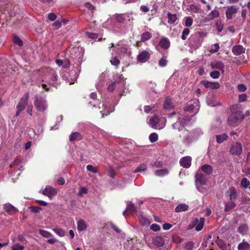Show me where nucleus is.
<instances>
[{"instance_id":"nucleus-40","label":"nucleus","mask_w":250,"mask_h":250,"mask_svg":"<svg viewBox=\"0 0 250 250\" xmlns=\"http://www.w3.org/2000/svg\"><path fill=\"white\" fill-rule=\"evenodd\" d=\"M39 233L42 237H45V238H49V237H51L53 236L52 234L50 232H49L46 230H45L40 229Z\"/></svg>"},{"instance_id":"nucleus-60","label":"nucleus","mask_w":250,"mask_h":250,"mask_svg":"<svg viewBox=\"0 0 250 250\" xmlns=\"http://www.w3.org/2000/svg\"><path fill=\"white\" fill-rule=\"evenodd\" d=\"M210 76L213 79H217L220 76V73L217 71H213L210 73Z\"/></svg>"},{"instance_id":"nucleus-22","label":"nucleus","mask_w":250,"mask_h":250,"mask_svg":"<svg viewBox=\"0 0 250 250\" xmlns=\"http://www.w3.org/2000/svg\"><path fill=\"white\" fill-rule=\"evenodd\" d=\"M238 250H250V244L243 239L238 245Z\"/></svg>"},{"instance_id":"nucleus-26","label":"nucleus","mask_w":250,"mask_h":250,"mask_svg":"<svg viewBox=\"0 0 250 250\" xmlns=\"http://www.w3.org/2000/svg\"><path fill=\"white\" fill-rule=\"evenodd\" d=\"M168 23L169 24H174L177 20V16L175 14H171L170 12L167 13Z\"/></svg>"},{"instance_id":"nucleus-24","label":"nucleus","mask_w":250,"mask_h":250,"mask_svg":"<svg viewBox=\"0 0 250 250\" xmlns=\"http://www.w3.org/2000/svg\"><path fill=\"white\" fill-rule=\"evenodd\" d=\"M153 244L157 247L162 246L164 243V241L162 237L156 236L152 240Z\"/></svg>"},{"instance_id":"nucleus-16","label":"nucleus","mask_w":250,"mask_h":250,"mask_svg":"<svg viewBox=\"0 0 250 250\" xmlns=\"http://www.w3.org/2000/svg\"><path fill=\"white\" fill-rule=\"evenodd\" d=\"M170 45V42L169 39L166 37L162 38L159 42V45L164 50L168 49Z\"/></svg>"},{"instance_id":"nucleus-56","label":"nucleus","mask_w":250,"mask_h":250,"mask_svg":"<svg viewBox=\"0 0 250 250\" xmlns=\"http://www.w3.org/2000/svg\"><path fill=\"white\" fill-rule=\"evenodd\" d=\"M30 209L31 212L34 213L39 212L41 210L42 208L39 207L31 206L30 207Z\"/></svg>"},{"instance_id":"nucleus-58","label":"nucleus","mask_w":250,"mask_h":250,"mask_svg":"<svg viewBox=\"0 0 250 250\" xmlns=\"http://www.w3.org/2000/svg\"><path fill=\"white\" fill-rule=\"evenodd\" d=\"M62 21H57L53 23V26L54 29H58L62 26Z\"/></svg>"},{"instance_id":"nucleus-55","label":"nucleus","mask_w":250,"mask_h":250,"mask_svg":"<svg viewBox=\"0 0 250 250\" xmlns=\"http://www.w3.org/2000/svg\"><path fill=\"white\" fill-rule=\"evenodd\" d=\"M150 229L154 231H158L160 230L161 227L157 224H153L150 226Z\"/></svg>"},{"instance_id":"nucleus-23","label":"nucleus","mask_w":250,"mask_h":250,"mask_svg":"<svg viewBox=\"0 0 250 250\" xmlns=\"http://www.w3.org/2000/svg\"><path fill=\"white\" fill-rule=\"evenodd\" d=\"M249 227L246 224H241L237 229L238 232L242 235H244L248 231Z\"/></svg>"},{"instance_id":"nucleus-4","label":"nucleus","mask_w":250,"mask_h":250,"mask_svg":"<svg viewBox=\"0 0 250 250\" xmlns=\"http://www.w3.org/2000/svg\"><path fill=\"white\" fill-rule=\"evenodd\" d=\"M245 116L241 111H236L232 112L228 118V123L229 125L234 126L237 123L242 121Z\"/></svg>"},{"instance_id":"nucleus-48","label":"nucleus","mask_w":250,"mask_h":250,"mask_svg":"<svg viewBox=\"0 0 250 250\" xmlns=\"http://www.w3.org/2000/svg\"><path fill=\"white\" fill-rule=\"evenodd\" d=\"M189 33H190V30L188 28H185L182 32V36H181L182 40H186L187 38V35H188L189 34Z\"/></svg>"},{"instance_id":"nucleus-7","label":"nucleus","mask_w":250,"mask_h":250,"mask_svg":"<svg viewBox=\"0 0 250 250\" xmlns=\"http://www.w3.org/2000/svg\"><path fill=\"white\" fill-rule=\"evenodd\" d=\"M242 152V146L239 143H233L230 149V152L232 155H239Z\"/></svg>"},{"instance_id":"nucleus-42","label":"nucleus","mask_w":250,"mask_h":250,"mask_svg":"<svg viewBox=\"0 0 250 250\" xmlns=\"http://www.w3.org/2000/svg\"><path fill=\"white\" fill-rule=\"evenodd\" d=\"M149 139L150 142L155 143L158 140V135L156 133H152L150 134Z\"/></svg>"},{"instance_id":"nucleus-50","label":"nucleus","mask_w":250,"mask_h":250,"mask_svg":"<svg viewBox=\"0 0 250 250\" xmlns=\"http://www.w3.org/2000/svg\"><path fill=\"white\" fill-rule=\"evenodd\" d=\"M213 46L214 48L212 47V48L210 50V52L211 53H214L218 52L220 49V46L218 43H216L214 44Z\"/></svg>"},{"instance_id":"nucleus-33","label":"nucleus","mask_w":250,"mask_h":250,"mask_svg":"<svg viewBox=\"0 0 250 250\" xmlns=\"http://www.w3.org/2000/svg\"><path fill=\"white\" fill-rule=\"evenodd\" d=\"M216 142L218 144H221L223 143L224 141L227 140V139L228 138V136L226 134L224 133L221 135H216Z\"/></svg>"},{"instance_id":"nucleus-19","label":"nucleus","mask_w":250,"mask_h":250,"mask_svg":"<svg viewBox=\"0 0 250 250\" xmlns=\"http://www.w3.org/2000/svg\"><path fill=\"white\" fill-rule=\"evenodd\" d=\"M230 201H234L237 198V193L236 188L234 187H231L227 191Z\"/></svg>"},{"instance_id":"nucleus-8","label":"nucleus","mask_w":250,"mask_h":250,"mask_svg":"<svg viewBox=\"0 0 250 250\" xmlns=\"http://www.w3.org/2000/svg\"><path fill=\"white\" fill-rule=\"evenodd\" d=\"M150 55L148 51L143 50L137 55V59L139 62L144 63L150 59Z\"/></svg>"},{"instance_id":"nucleus-49","label":"nucleus","mask_w":250,"mask_h":250,"mask_svg":"<svg viewBox=\"0 0 250 250\" xmlns=\"http://www.w3.org/2000/svg\"><path fill=\"white\" fill-rule=\"evenodd\" d=\"M13 41L14 42L19 46L23 45L22 41L18 36H15Z\"/></svg>"},{"instance_id":"nucleus-20","label":"nucleus","mask_w":250,"mask_h":250,"mask_svg":"<svg viewBox=\"0 0 250 250\" xmlns=\"http://www.w3.org/2000/svg\"><path fill=\"white\" fill-rule=\"evenodd\" d=\"M82 138V135L78 132H73L69 136V140L72 142L80 141Z\"/></svg>"},{"instance_id":"nucleus-31","label":"nucleus","mask_w":250,"mask_h":250,"mask_svg":"<svg viewBox=\"0 0 250 250\" xmlns=\"http://www.w3.org/2000/svg\"><path fill=\"white\" fill-rule=\"evenodd\" d=\"M211 65L213 68L218 69L222 70L223 72L224 71L225 65L221 62H216L211 63Z\"/></svg>"},{"instance_id":"nucleus-18","label":"nucleus","mask_w":250,"mask_h":250,"mask_svg":"<svg viewBox=\"0 0 250 250\" xmlns=\"http://www.w3.org/2000/svg\"><path fill=\"white\" fill-rule=\"evenodd\" d=\"M3 208L9 214H15L18 211L17 208L9 203L4 204Z\"/></svg>"},{"instance_id":"nucleus-61","label":"nucleus","mask_w":250,"mask_h":250,"mask_svg":"<svg viewBox=\"0 0 250 250\" xmlns=\"http://www.w3.org/2000/svg\"><path fill=\"white\" fill-rule=\"evenodd\" d=\"M47 18L49 20L54 21L57 19V16L55 13H50L48 14Z\"/></svg>"},{"instance_id":"nucleus-43","label":"nucleus","mask_w":250,"mask_h":250,"mask_svg":"<svg viewBox=\"0 0 250 250\" xmlns=\"http://www.w3.org/2000/svg\"><path fill=\"white\" fill-rule=\"evenodd\" d=\"M110 62L112 65L116 67V68H117L120 63V61L117 57H115L110 60Z\"/></svg>"},{"instance_id":"nucleus-37","label":"nucleus","mask_w":250,"mask_h":250,"mask_svg":"<svg viewBox=\"0 0 250 250\" xmlns=\"http://www.w3.org/2000/svg\"><path fill=\"white\" fill-rule=\"evenodd\" d=\"M168 173V170L166 169H161L156 170L155 172V174L157 176H163Z\"/></svg>"},{"instance_id":"nucleus-38","label":"nucleus","mask_w":250,"mask_h":250,"mask_svg":"<svg viewBox=\"0 0 250 250\" xmlns=\"http://www.w3.org/2000/svg\"><path fill=\"white\" fill-rule=\"evenodd\" d=\"M241 186L244 188H250V181L246 178H243L241 182Z\"/></svg>"},{"instance_id":"nucleus-35","label":"nucleus","mask_w":250,"mask_h":250,"mask_svg":"<svg viewBox=\"0 0 250 250\" xmlns=\"http://www.w3.org/2000/svg\"><path fill=\"white\" fill-rule=\"evenodd\" d=\"M124 79V78L122 74L119 75L118 74H117L116 75L113 76L114 82L113 83H115V84L123 82Z\"/></svg>"},{"instance_id":"nucleus-41","label":"nucleus","mask_w":250,"mask_h":250,"mask_svg":"<svg viewBox=\"0 0 250 250\" xmlns=\"http://www.w3.org/2000/svg\"><path fill=\"white\" fill-rule=\"evenodd\" d=\"M139 219L141 223L144 225L148 226L150 224V221L143 215H140Z\"/></svg>"},{"instance_id":"nucleus-36","label":"nucleus","mask_w":250,"mask_h":250,"mask_svg":"<svg viewBox=\"0 0 250 250\" xmlns=\"http://www.w3.org/2000/svg\"><path fill=\"white\" fill-rule=\"evenodd\" d=\"M146 169H147L146 165L145 164L143 163V164H140L137 167V168L134 170V173L141 172L145 171Z\"/></svg>"},{"instance_id":"nucleus-51","label":"nucleus","mask_w":250,"mask_h":250,"mask_svg":"<svg viewBox=\"0 0 250 250\" xmlns=\"http://www.w3.org/2000/svg\"><path fill=\"white\" fill-rule=\"evenodd\" d=\"M215 26L218 32H221L222 31L223 29V25L222 24L221 21H217L216 22Z\"/></svg>"},{"instance_id":"nucleus-17","label":"nucleus","mask_w":250,"mask_h":250,"mask_svg":"<svg viewBox=\"0 0 250 250\" xmlns=\"http://www.w3.org/2000/svg\"><path fill=\"white\" fill-rule=\"evenodd\" d=\"M42 193L50 198L51 196L55 195L57 194V190L55 188L52 187H46L43 190Z\"/></svg>"},{"instance_id":"nucleus-64","label":"nucleus","mask_w":250,"mask_h":250,"mask_svg":"<svg viewBox=\"0 0 250 250\" xmlns=\"http://www.w3.org/2000/svg\"><path fill=\"white\" fill-rule=\"evenodd\" d=\"M84 6L88 10H91L92 12L95 10V7L89 2H86L84 3Z\"/></svg>"},{"instance_id":"nucleus-47","label":"nucleus","mask_w":250,"mask_h":250,"mask_svg":"<svg viewBox=\"0 0 250 250\" xmlns=\"http://www.w3.org/2000/svg\"><path fill=\"white\" fill-rule=\"evenodd\" d=\"M86 169L87 171L91 172L93 173H97L98 172L97 168L91 165L86 166Z\"/></svg>"},{"instance_id":"nucleus-5","label":"nucleus","mask_w":250,"mask_h":250,"mask_svg":"<svg viewBox=\"0 0 250 250\" xmlns=\"http://www.w3.org/2000/svg\"><path fill=\"white\" fill-rule=\"evenodd\" d=\"M199 109L198 101H189L187 103L186 106L184 108L185 112H190L188 114L187 113V115L189 116H193L198 112Z\"/></svg>"},{"instance_id":"nucleus-53","label":"nucleus","mask_w":250,"mask_h":250,"mask_svg":"<svg viewBox=\"0 0 250 250\" xmlns=\"http://www.w3.org/2000/svg\"><path fill=\"white\" fill-rule=\"evenodd\" d=\"M103 105L104 108V110L101 111L100 112L101 113L102 116L104 117V116H107L109 115L110 113L112 112V111L105 109V107H107V105L104 104Z\"/></svg>"},{"instance_id":"nucleus-6","label":"nucleus","mask_w":250,"mask_h":250,"mask_svg":"<svg viewBox=\"0 0 250 250\" xmlns=\"http://www.w3.org/2000/svg\"><path fill=\"white\" fill-rule=\"evenodd\" d=\"M176 122L172 125V127L174 129L181 131L183 130L185 126L188 124L190 119L188 116L182 118L179 116Z\"/></svg>"},{"instance_id":"nucleus-13","label":"nucleus","mask_w":250,"mask_h":250,"mask_svg":"<svg viewBox=\"0 0 250 250\" xmlns=\"http://www.w3.org/2000/svg\"><path fill=\"white\" fill-rule=\"evenodd\" d=\"M191 158L189 156H186L182 158L180 161L181 166L184 168H189L191 166Z\"/></svg>"},{"instance_id":"nucleus-12","label":"nucleus","mask_w":250,"mask_h":250,"mask_svg":"<svg viewBox=\"0 0 250 250\" xmlns=\"http://www.w3.org/2000/svg\"><path fill=\"white\" fill-rule=\"evenodd\" d=\"M196 181L198 182L201 185L207 184L208 178L206 175L202 173L198 172L195 175Z\"/></svg>"},{"instance_id":"nucleus-63","label":"nucleus","mask_w":250,"mask_h":250,"mask_svg":"<svg viewBox=\"0 0 250 250\" xmlns=\"http://www.w3.org/2000/svg\"><path fill=\"white\" fill-rule=\"evenodd\" d=\"M108 175L110 177L114 178V177L115 176V172L114 169L111 167H109V168L108 170Z\"/></svg>"},{"instance_id":"nucleus-30","label":"nucleus","mask_w":250,"mask_h":250,"mask_svg":"<svg viewBox=\"0 0 250 250\" xmlns=\"http://www.w3.org/2000/svg\"><path fill=\"white\" fill-rule=\"evenodd\" d=\"M151 37L152 34L149 32L146 31L141 34V40L142 42H145L150 39Z\"/></svg>"},{"instance_id":"nucleus-21","label":"nucleus","mask_w":250,"mask_h":250,"mask_svg":"<svg viewBox=\"0 0 250 250\" xmlns=\"http://www.w3.org/2000/svg\"><path fill=\"white\" fill-rule=\"evenodd\" d=\"M126 212L130 213H135L137 212L136 208L131 202H128L127 205L126 209L123 212L124 215H125Z\"/></svg>"},{"instance_id":"nucleus-3","label":"nucleus","mask_w":250,"mask_h":250,"mask_svg":"<svg viewBox=\"0 0 250 250\" xmlns=\"http://www.w3.org/2000/svg\"><path fill=\"white\" fill-rule=\"evenodd\" d=\"M29 98V94L27 92L24 93L21 98L16 106L17 111L15 114L16 117L19 116L21 112L25 109V107L27 105L28 103Z\"/></svg>"},{"instance_id":"nucleus-39","label":"nucleus","mask_w":250,"mask_h":250,"mask_svg":"<svg viewBox=\"0 0 250 250\" xmlns=\"http://www.w3.org/2000/svg\"><path fill=\"white\" fill-rule=\"evenodd\" d=\"M219 16V12L217 10H212L208 15V17L210 20H213Z\"/></svg>"},{"instance_id":"nucleus-29","label":"nucleus","mask_w":250,"mask_h":250,"mask_svg":"<svg viewBox=\"0 0 250 250\" xmlns=\"http://www.w3.org/2000/svg\"><path fill=\"white\" fill-rule=\"evenodd\" d=\"M87 226L83 220L80 219L77 222V229L79 231L84 230L86 229Z\"/></svg>"},{"instance_id":"nucleus-2","label":"nucleus","mask_w":250,"mask_h":250,"mask_svg":"<svg viewBox=\"0 0 250 250\" xmlns=\"http://www.w3.org/2000/svg\"><path fill=\"white\" fill-rule=\"evenodd\" d=\"M166 119L157 115L152 116L149 121V125L151 127L155 129H161L166 125Z\"/></svg>"},{"instance_id":"nucleus-11","label":"nucleus","mask_w":250,"mask_h":250,"mask_svg":"<svg viewBox=\"0 0 250 250\" xmlns=\"http://www.w3.org/2000/svg\"><path fill=\"white\" fill-rule=\"evenodd\" d=\"M201 84L203 85L206 88H210L211 89H217L220 87V84L218 83H212L208 81H202Z\"/></svg>"},{"instance_id":"nucleus-32","label":"nucleus","mask_w":250,"mask_h":250,"mask_svg":"<svg viewBox=\"0 0 250 250\" xmlns=\"http://www.w3.org/2000/svg\"><path fill=\"white\" fill-rule=\"evenodd\" d=\"M173 106L171 100L168 97L166 98L165 100L164 107L166 109H170L173 108Z\"/></svg>"},{"instance_id":"nucleus-14","label":"nucleus","mask_w":250,"mask_h":250,"mask_svg":"<svg viewBox=\"0 0 250 250\" xmlns=\"http://www.w3.org/2000/svg\"><path fill=\"white\" fill-rule=\"evenodd\" d=\"M115 19L119 23H124L129 18V13L116 14L115 15Z\"/></svg>"},{"instance_id":"nucleus-57","label":"nucleus","mask_w":250,"mask_h":250,"mask_svg":"<svg viewBox=\"0 0 250 250\" xmlns=\"http://www.w3.org/2000/svg\"><path fill=\"white\" fill-rule=\"evenodd\" d=\"M86 36L90 39H97L98 38V35L96 33H91L89 32H86Z\"/></svg>"},{"instance_id":"nucleus-34","label":"nucleus","mask_w":250,"mask_h":250,"mask_svg":"<svg viewBox=\"0 0 250 250\" xmlns=\"http://www.w3.org/2000/svg\"><path fill=\"white\" fill-rule=\"evenodd\" d=\"M194 243L192 241H188L186 243L183 245V249L184 250H193L194 248Z\"/></svg>"},{"instance_id":"nucleus-59","label":"nucleus","mask_w":250,"mask_h":250,"mask_svg":"<svg viewBox=\"0 0 250 250\" xmlns=\"http://www.w3.org/2000/svg\"><path fill=\"white\" fill-rule=\"evenodd\" d=\"M87 192V189L85 187H81L79 188L78 195L81 196L83 194H85Z\"/></svg>"},{"instance_id":"nucleus-62","label":"nucleus","mask_w":250,"mask_h":250,"mask_svg":"<svg viewBox=\"0 0 250 250\" xmlns=\"http://www.w3.org/2000/svg\"><path fill=\"white\" fill-rule=\"evenodd\" d=\"M247 96L246 94H243L239 96V102H244L247 100Z\"/></svg>"},{"instance_id":"nucleus-9","label":"nucleus","mask_w":250,"mask_h":250,"mask_svg":"<svg viewBox=\"0 0 250 250\" xmlns=\"http://www.w3.org/2000/svg\"><path fill=\"white\" fill-rule=\"evenodd\" d=\"M205 221V219L203 217H201L199 220L197 218L193 219L192 224L195 226V229L197 231H200L203 229Z\"/></svg>"},{"instance_id":"nucleus-28","label":"nucleus","mask_w":250,"mask_h":250,"mask_svg":"<svg viewBox=\"0 0 250 250\" xmlns=\"http://www.w3.org/2000/svg\"><path fill=\"white\" fill-rule=\"evenodd\" d=\"M236 204L234 201H229L225 204L224 210L225 212H228L234 208Z\"/></svg>"},{"instance_id":"nucleus-45","label":"nucleus","mask_w":250,"mask_h":250,"mask_svg":"<svg viewBox=\"0 0 250 250\" xmlns=\"http://www.w3.org/2000/svg\"><path fill=\"white\" fill-rule=\"evenodd\" d=\"M192 23H193V19L190 17H186L185 18V25L186 26V27H190L192 25Z\"/></svg>"},{"instance_id":"nucleus-52","label":"nucleus","mask_w":250,"mask_h":250,"mask_svg":"<svg viewBox=\"0 0 250 250\" xmlns=\"http://www.w3.org/2000/svg\"><path fill=\"white\" fill-rule=\"evenodd\" d=\"M24 248L23 246L16 243L12 246V250H22Z\"/></svg>"},{"instance_id":"nucleus-15","label":"nucleus","mask_w":250,"mask_h":250,"mask_svg":"<svg viewBox=\"0 0 250 250\" xmlns=\"http://www.w3.org/2000/svg\"><path fill=\"white\" fill-rule=\"evenodd\" d=\"M245 51V48L242 45H235L232 48V52L236 56L240 55L244 53Z\"/></svg>"},{"instance_id":"nucleus-25","label":"nucleus","mask_w":250,"mask_h":250,"mask_svg":"<svg viewBox=\"0 0 250 250\" xmlns=\"http://www.w3.org/2000/svg\"><path fill=\"white\" fill-rule=\"evenodd\" d=\"M189 208L188 205L186 204L181 203L179 204L175 208L176 212H180L185 211L188 210Z\"/></svg>"},{"instance_id":"nucleus-46","label":"nucleus","mask_w":250,"mask_h":250,"mask_svg":"<svg viewBox=\"0 0 250 250\" xmlns=\"http://www.w3.org/2000/svg\"><path fill=\"white\" fill-rule=\"evenodd\" d=\"M53 231L60 237H62L65 235V232L61 229H54Z\"/></svg>"},{"instance_id":"nucleus-1","label":"nucleus","mask_w":250,"mask_h":250,"mask_svg":"<svg viewBox=\"0 0 250 250\" xmlns=\"http://www.w3.org/2000/svg\"><path fill=\"white\" fill-rule=\"evenodd\" d=\"M34 105L39 112H44L48 107L45 97L36 94L34 98Z\"/></svg>"},{"instance_id":"nucleus-27","label":"nucleus","mask_w":250,"mask_h":250,"mask_svg":"<svg viewBox=\"0 0 250 250\" xmlns=\"http://www.w3.org/2000/svg\"><path fill=\"white\" fill-rule=\"evenodd\" d=\"M202 170L206 174H211L213 171L212 167L208 164H205L201 167Z\"/></svg>"},{"instance_id":"nucleus-44","label":"nucleus","mask_w":250,"mask_h":250,"mask_svg":"<svg viewBox=\"0 0 250 250\" xmlns=\"http://www.w3.org/2000/svg\"><path fill=\"white\" fill-rule=\"evenodd\" d=\"M216 242L218 246L220 248L224 249V248H226V244H225L224 241L223 240L219 239V238L218 237H217V238Z\"/></svg>"},{"instance_id":"nucleus-54","label":"nucleus","mask_w":250,"mask_h":250,"mask_svg":"<svg viewBox=\"0 0 250 250\" xmlns=\"http://www.w3.org/2000/svg\"><path fill=\"white\" fill-rule=\"evenodd\" d=\"M167 60L166 58H162L159 62V65L160 67H165L167 65Z\"/></svg>"},{"instance_id":"nucleus-10","label":"nucleus","mask_w":250,"mask_h":250,"mask_svg":"<svg viewBox=\"0 0 250 250\" xmlns=\"http://www.w3.org/2000/svg\"><path fill=\"white\" fill-rule=\"evenodd\" d=\"M238 9L235 5H231L228 7L225 12L227 19L228 20L232 19L233 15L237 13Z\"/></svg>"}]
</instances>
